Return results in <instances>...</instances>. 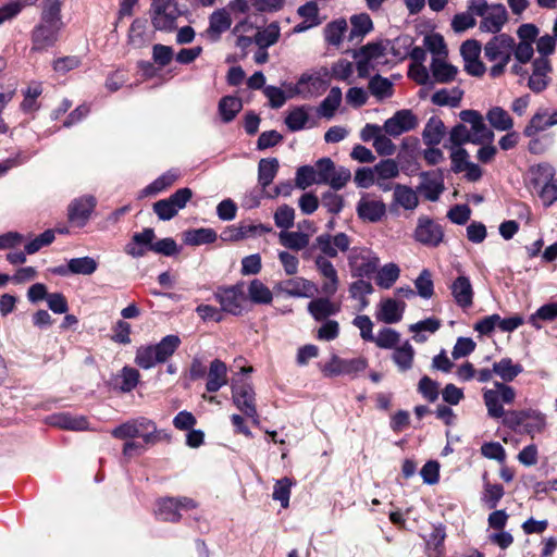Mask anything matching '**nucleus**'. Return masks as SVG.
Instances as JSON below:
<instances>
[{"label":"nucleus","instance_id":"15","mask_svg":"<svg viewBox=\"0 0 557 557\" xmlns=\"http://www.w3.org/2000/svg\"><path fill=\"white\" fill-rule=\"evenodd\" d=\"M532 72L528 77V87L535 94L543 92L550 84L553 66L547 58H535L531 64Z\"/></svg>","mask_w":557,"mask_h":557},{"label":"nucleus","instance_id":"27","mask_svg":"<svg viewBox=\"0 0 557 557\" xmlns=\"http://www.w3.org/2000/svg\"><path fill=\"white\" fill-rule=\"evenodd\" d=\"M506 22L507 12L505 7L503 4H493L486 15L482 18L480 29L482 32L496 34L503 28Z\"/></svg>","mask_w":557,"mask_h":557},{"label":"nucleus","instance_id":"22","mask_svg":"<svg viewBox=\"0 0 557 557\" xmlns=\"http://www.w3.org/2000/svg\"><path fill=\"white\" fill-rule=\"evenodd\" d=\"M228 375L225 362L220 359H214L210 362L207 373L206 389L209 393H215L223 386L227 385Z\"/></svg>","mask_w":557,"mask_h":557},{"label":"nucleus","instance_id":"4","mask_svg":"<svg viewBox=\"0 0 557 557\" xmlns=\"http://www.w3.org/2000/svg\"><path fill=\"white\" fill-rule=\"evenodd\" d=\"M556 171L548 163L533 165L529 170V187L532 188L545 207L557 201Z\"/></svg>","mask_w":557,"mask_h":557},{"label":"nucleus","instance_id":"58","mask_svg":"<svg viewBox=\"0 0 557 557\" xmlns=\"http://www.w3.org/2000/svg\"><path fill=\"white\" fill-rule=\"evenodd\" d=\"M293 482L288 478L277 480L273 490V499L278 500L283 508H287L289 505L290 487Z\"/></svg>","mask_w":557,"mask_h":557},{"label":"nucleus","instance_id":"19","mask_svg":"<svg viewBox=\"0 0 557 557\" xmlns=\"http://www.w3.org/2000/svg\"><path fill=\"white\" fill-rule=\"evenodd\" d=\"M196 506L195 502L190 498H164L158 503L156 510L157 518L162 521L176 522L180 520V509H189Z\"/></svg>","mask_w":557,"mask_h":557},{"label":"nucleus","instance_id":"57","mask_svg":"<svg viewBox=\"0 0 557 557\" xmlns=\"http://www.w3.org/2000/svg\"><path fill=\"white\" fill-rule=\"evenodd\" d=\"M347 30V23L344 20L330 23L325 28V39L330 45L338 46L344 33Z\"/></svg>","mask_w":557,"mask_h":557},{"label":"nucleus","instance_id":"64","mask_svg":"<svg viewBox=\"0 0 557 557\" xmlns=\"http://www.w3.org/2000/svg\"><path fill=\"white\" fill-rule=\"evenodd\" d=\"M418 391L430 403L438 398V383L426 375L420 379Z\"/></svg>","mask_w":557,"mask_h":557},{"label":"nucleus","instance_id":"43","mask_svg":"<svg viewBox=\"0 0 557 557\" xmlns=\"http://www.w3.org/2000/svg\"><path fill=\"white\" fill-rule=\"evenodd\" d=\"M368 88L371 95L377 100L391 98L394 91L393 83L388 78L381 75H374L371 77Z\"/></svg>","mask_w":557,"mask_h":557},{"label":"nucleus","instance_id":"17","mask_svg":"<svg viewBox=\"0 0 557 557\" xmlns=\"http://www.w3.org/2000/svg\"><path fill=\"white\" fill-rule=\"evenodd\" d=\"M317 271L323 278L321 284V292L325 296H334L339 287V277L337 270L333 263L323 256H317L314 259Z\"/></svg>","mask_w":557,"mask_h":557},{"label":"nucleus","instance_id":"44","mask_svg":"<svg viewBox=\"0 0 557 557\" xmlns=\"http://www.w3.org/2000/svg\"><path fill=\"white\" fill-rule=\"evenodd\" d=\"M414 358L413 347L406 342L399 347H396L393 351L392 359L400 371H407L411 369Z\"/></svg>","mask_w":557,"mask_h":557},{"label":"nucleus","instance_id":"5","mask_svg":"<svg viewBox=\"0 0 557 557\" xmlns=\"http://www.w3.org/2000/svg\"><path fill=\"white\" fill-rule=\"evenodd\" d=\"M516 396L517 393L512 386L499 381L494 382L492 388H484L483 400L488 417L500 419L505 414L504 405L513 404Z\"/></svg>","mask_w":557,"mask_h":557},{"label":"nucleus","instance_id":"1","mask_svg":"<svg viewBox=\"0 0 557 557\" xmlns=\"http://www.w3.org/2000/svg\"><path fill=\"white\" fill-rule=\"evenodd\" d=\"M36 1L26 0V3L34 4ZM62 26L61 0H45L40 23L32 34V49L42 51L52 47L58 41Z\"/></svg>","mask_w":557,"mask_h":557},{"label":"nucleus","instance_id":"13","mask_svg":"<svg viewBox=\"0 0 557 557\" xmlns=\"http://www.w3.org/2000/svg\"><path fill=\"white\" fill-rule=\"evenodd\" d=\"M152 24L159 30H171L180 15L175 0H153Z\"/></svg>","mask_w":557,"mask_h":557},{"label":"nucleus","instance_id":"37","mask_svg":"<svg viewBox=\"0 0 557 557\" xmlns=\"http://www.w3.org/2000/svg\"><path fill=\"white\" fill-rule=\"evenodd\" d=\"M394 202L405 210H414L419 205V199L414 190L406 185L397 184L394 187Z\"/></svg>","mask_w":557,"mask_h":557},{"label":"nucleus","instance_id":"18","mask_svg":"<svg viewBox=\"0 0 557 557\" xmlns=\"http://www.w3.org/2000/svg\"><path fill=\"white\" fill-rule=\"evenodd\" d=\"M418 126V119L410 110H399L383 125L386 134L393 137L412 131Z\"/></svg>","mask_w":557,"mask_h":557},{"label":"nucleus","instance_id":"3","mask_svg":"<svg viewBox=\"0 0 557 557\" xmlns=\"http://www.w3.org/2000/svg\"><path fill=\"white\" fill-rule=\"evenodd\" d=\"M181 344L182 341L178 335L170 334L158 344L140 346L136 350L135 363L144 370H149L158 363H165Z\"/></svg>","mask_w":557,"mask_h":557},{"label":"nucleus","instance_id":"63","mask_svg":"<svg viewBox=\"0 0 557 557\" xmlns=\"http://www.w3.org/2000/svg\"><path fill=\"white\" fill-rule=\"evenodd\" d=\"M424 46L433 54V58H443L447 55L446 45L441 35L434 34L424 38Z\"/></svg>","mask_w":557,"mask_h":557},{"label":"nucleus","instance_id":"6","mask_svg":"<svg viewBox=\"0 0 557 557\" xmlns=\"http://www.w3.org/2000/svg\"><path fill=\"white\" fill-rule=\"evenodd\" d=\"M111 435L117 440L140 437L145 444H154L158 440L154 422L144 417L120 424L111 431Z\"/></svg>","mask_w":557,"mask_h":557},{"label":"nucleus","instance_id":"26","mask_svg":"<svg viewBox=\"0 0 557 557\" xmlns=\"http://www.w3.org/2000/svg\"><path fill=\"white\" fill-rule=\"evenodd\" d=\"M156 235L152 228H145L135 233L132 240L125 246V252L134 258L143 257L147 250H151Z\"/></svg>","mask_w":557,"mask_h":557},{"label":"nucleus","instance_id":"46","mask_svg":"<svg viewBox=\"0 0 557 557\" xmlns=\"http://www.w3.org/2000/svg\"><path fill=\"white\" fill-rule=\"evenodd\" d=\"M242 108V100L233 96L223 97L219 102V112L226 123L233 121Z\"/></svg>","mask_w":557,"mask_h":557},{"label":"nucleus","instance_id":"23","mask_svg":"<svg viewBox=\"0 0 557 557\" xmlns=\"http://www.w3.org/2000/svg\"><path fill=\"white\" fill-rule=\"evenodd\" d=\"M232 25L230 13L224 10L214 11L209 17V26L205 32V36L211 41H218L221 35Z\"/></svg>","mask_w":557,"mask_h":557},{"label":"nucleus","instance_id":"45","mask_svg":"<svg viewBox=\"0 0 557 557\" xmlns=\"http://www.w3.org/2000/svg\"><path fill=\"white\" fill-rule=\"evenodd\" d=\"M281 29L277 23H271L255 35V44L261 48H269L277 42Z\"/></svg>","mask_w":557,"mask_h":557},{"label":"nucleus","instance_id":"2","mask_svg":"<svg viewBox=\"0 0 557 557\" xmlns=\"http://www.w3.org/2000/svg\"><path fill=\"white\" fill-rule=\"evenodd\" d=\"M515 38L507 34L493 36L484 46V57L492 63L490 76L497 78L504 75L512 59Z\"/></svg>","mask_w":557,"mask_h":557},{"label":"nucleus","instance_id":"34","mask_svg":"<svg viewBox=\"0 0 557 557\" xmlns=\"http://www.w3.org/2000/svg\"><path fill=\"white\" fill-rule=\"evenodd\" d=\"M139 376V372L135 368L124 367L113 379L114 387L122 393H128L137 386Z\"/></svg>","mask_w":557,"mask_h":557},{"label":"nucleus","instance_id":"8","mask_svg":"<svg viewBox=\"0 0 557 557\" xmlns=\"http://www.w3.org/2000/svg\"><path fill=\"white\" fill-rule=\"evenodd\" d=\"M318 178V185H330L333 190H339L351 178V173L344 166L336 168L330 158H321L313 165Z\"/></svg>","mask_w":557,"mask_h":557},{"label":"nucleus","instance_id":"24","mask_svg":"<svg viewBox=\"0 0 557 557\" xmlns=\"http://www.w3.org/2000/svg\"><path fill=\"white\" fill-rule=\"evenodd\" d=\"M330 297H318L308 304V312L315 321H324L341 311V305L332 301Z\"/></svg>","mask_w":557,"mask_h":557},{"label":"nucleus","instance_id":"61","mask_svg":"<svg viewBox=\"0 0 557 557\" xmlns=\"http://www.w3.org/2000/svg\"><path fill=\"white\" fill-rule=\"evenodd\" d=\"M321 203L329 213L336 215L344 208V198L333 190H327L322 194Z\"/></svg>","mask_w":557,"mask_h":557},{"label":"nucleus","instance_id":"16","mask_svg":"<svg viewBox=\"0 0 557 557\" xmlns=\"http://www.w3.org/2000/svg\"><path fill=\"white\" fill-rule=\"evenodd\" d=\"M367 367L368 362L362 357L342 359L337 356H333L330 362L324 367V373L330 376L354 375L364 371Z\"/></svg>","mask_w":557,"mask_h":557},{"label":"nucleus","instance_id":"39","mask_svg":"<svg viewBox=\"0 0 557 557\" xmlns=\"http://www.w3.org/2000/svg\"><path fill=\"white\" fill-rule=\"evenodd\" d=\"M216 238V233L212 228L200 227L184 233V243L189 246L211 244L214 243Z\"/></svg>","mask_w":557,"mask_h":557},{"label":"nucleus","instance_id":"7","mask_svg":"<svg viewBox=\"0 0 557 557\" xmlns=\"http://www.w3.org/2000/svg\"><path fill=\"white\" fill-rule=\"evenodd\" d=\"M329 86V72L326 69L302 73L297 83L290 87V97L299 96L311 99L323 94Z\"/></svg>","mask_w":557,"mask_h":557},{"label":"nucleus","instance_id":"31","mask_svg":"<svg viewBox=\"0 0 557 557\" xmlns=\"http://www.w3.org/2000/svg\"><path fill=\"white\" fill-rule=\"evenodd\" d=\"M523 371L520 363L513 362L509 357H504L494 362V373L503 383L512 382Z\"/></svg>","mask_w":557,"mask_h":557},{"label":"nucleus","instance_id":"36","mask_svg":"<svg viewBox=\"0 0 557 557\" xmlns=\"http://www.w3.org/2000/svg\"><path fill=\"white\" fill-rule=\"evenodd\" d=\"M342 102V90L338 87L331 88L329 95L323 99L317 109L319 116L327 120L335 115L336 110Z\"/></svg>","mask_w":557,"mask_h":557},{"label":"nucleus","instance_id":"55","mask_svg":"<svg viewBox=\"0 0 557 557\" xmlns=\"http://www.w3.org/2000/svg\"><path fill=\"white\" fill-rule=\"evenodd\" d=\"M414 286L420 297L429 299L434 294V285L431 272L426 269L422 270L419 276L414 280Z\"/></svg>","mask_w":557,"mask_h":557},{"label":"nucleus","instance_id":"33","mask_svg":"<svg viewBox=\"0 0 557 557\" xmlns=\"http://www.w3.org/2000/svg\"><path fill=\"white\" fill-rule=\"evenodd\" d=\"M445 134V126L441 119L432 116L426 122L423 133L422 139L426 146H437Z\"/></svg>","mask_w":557,"mask_h":557},{"label":"nucleus","instance_id":"50","mask_svg":"<svg viewBox=\"0 0 557 557\" xmlns=\"http://www.w3.org/2000/svg\"><path fill=\"white\" fill-rule=\"evenodd\" d=\"M278 238L284 247L294 250L304 249L309 244V236L301 232L282 231Z\"/></svg>","mask_w":557,"mask_h":557},{"label":"nucleus","instance_id":"54","mask_svg":"<svg viewBox=\"0 0 557 557\" xmlns=\"http://www.w3.org/2000/svg\"><path fill=\"white\" fill-rule=\"evenodd\" d=\"M548 123L549 116L547 117L546 113L536 112L524 127L523 134L525 137H534L537 133L552 127Z\"/></svg>","mask_w":557,"mask_h":557},{"label":"nucleus","instance_id":"42","mask_svg":"<svg viewBox=\"0 0 557 557\" xmlns=\"http://www.w3.org/2000/svg\"><path fill=\"white\" fill-rule=\"evenodd\" d=\"M278 161L275 158L261 159L258 165V182L265 188L275 178L278 171Z\"/></svg>","mask_w":557,"mask_h":557},{"label":"nucleus","instance_id":"21","mask_svg":"<svg viewBox=\"0 0 557 557\" xmlns=\"http://www.w3.org/2000/svg\"><path fill=\"white\" fill-rule=\"evenodd\" d=\"M358 216L371 223L379 222L386 213V206L380 199L362 197L357 203Z\"/></svg>","mask_w":557,"mask_h":557},{"label":"nucleus","instance_id":"11","mask_svg":"<svg viewBox=\"0 0 557 557\" xmlns=\"http://www.w3.org/2000/svg\"><path fill=\"white\" fill-rule=\"evenodd\" d=\"M232 399L234 405L246 417L256 419L258 417L256 408V397L252 385L247 381H233Z\"/></svg>","mask_w":557,"mask_h":557},{"label":"nucleus","instance_id":"20","mask_svg":"<svg viewBox=\"0 0 557 557\" xmlns=\"http://www.w3.org/2000/svg\"><path fill=\"white\" fill-rule=\"evenodd\" d=\"M96 206V200L91 196H85L77 199H74L69 206V220L76 226H84L94 208Z\"/></svg>","mask_w":557,"mask_h":557},{"label":"nucleus","instance_id":"53","mask_svg":"<svg viewBox=\"0 0 557 557\" xmlns=\"http://www.w3.org/2000/svg\"><path fill=\"white\" fill-rule=\"evenodd\" d=\"M557 318V302L546 304L540 307L533 314H531L529 322L535 329H541L540 320L553 321Z\"/></svg>","mask_w":557,"mask_h":557},{"label":"nucleus","instance_id":"51","mask_svg":"<svg viewBox=\"0 0 557 557\" xmlns=\"http://www.w3.org/2000/svg\"><path fill=\"white\" fill-rule=\"evenodd\" d=\"M440 327L441 321L438 319L428 318L425 320L411 324L409 330L414 333L413 339L418 343H422L426 338L424 335H421V332L426 331L430 333H435Z\"/></svg>","mask_w":557,"mask_h":557},{"label":"nucleus","instance_id":"56","mask_svg":"<svg viewBox=\"0 0 557 557\" xmlns=\"http://www.w3.org/2000/svg\"><path fill=\"white\" fill-rule=\"evenodd\" d=\"M400 341V334L389 327L382 329L376 336H374V342L377 347L383 349L394 348Z\"/></svg>","mask_w":557,"mask_h":557},{"label":"nucleus","instance_id":"41","mask_svg":"<svg viewBox=\"0 0 557 557\" xmlns=\"http://www.w3.org/2000/svg\"><path fill=\"white\" fill-rule=\"evenodd\" d=\"M400 276V268L389 262L384 264L376 273L375 283L379 287L388 289L391 288Z\"/></svg>","mask_w":557,"mask_h":557},{"label":"nucleus","instance_id":"12","mask_svg":"<svg viewBox=\"0 0 557 557\" xmlns=\"http://www.w3.org/2000/svg\"><path fill=\"white\" fill-rule=\"evenodd\" d=\"M462 122L470 124L471 143L475 145L492 144L494 133L484 123L482 114L475 110H463L459 113Z\"/></svg>","mask_w":557,"mask_h":557},{"label":"nucleus","instance_id":"52","mask_svg":"<svg viewBox=\"0 0 557 557\" xmlns=\"http://www.w3.org/2000/svg\"><path fill=\"white\" fill-rule=\"evenodd\" d=\"M98 268L97 261L91 257L73 258L70 260V270L72 274L90 275Z\"/></svg>","mask_w":557,"mask_h":557},{"label":"nucleus","instance_id":"10","mask_svg":"<svg viewBox=\"0 0 557 557\" xmlns=\"http://www.w3.org/2000/svg\"><path fill=\"white\" fill-rule=\"evenodd\" d=\"M214 298L220 304L222 311L240 315L247 302L245 284L240 282L228 287H220L214 293Z\"/></svg>","mask_w":557,"mask_h":557},{"label":"nucleus","instance_id":"60","mask_svg":"<svg viewBox=\"0 0 557 557\" xmlns=\"http://www.w3.org/2000/svg\"><path fill=\"white\" fill-rule=\"evenodd\" d=\"M296 186L300 189H306L313 184H318L314 166L302 165L296 172Z\"/></svg>","mask_w":557,"mask_h":557},{"label":"nucleus","instance_id":"48","mask_svg":"<svg viewBox=\"0 0 557 557\" xmlns=\"http://www.w3.org/2000/svg\"><path fill=\"white\" fill-rule=\"evenodd\" d=\"M180 177V173L176 170H170L156 178L151 184H149L145 189V195H154L158 194L171 185H173L177 178Z\"/></svg>","mask_w":557,"mask_h":557},{"label":"nucleus","instance_id":"29","mask_svg":"<svg viewBox=\"0 0 557 557\" xmlns=\"http://www.w3.org/2000/svg\"><path fill=\"white\" fill-rule=\"evenodd\" d=\"M430 70L434 82L440 84L453 82L458 73L457 67L447 63L443 58H433Z\"/></svg>","mask_w":557,"mask_h":557},{"label":"nucleus","instance_id":"40","mask_svg":"<svg viewBox=\"0 0 557 557\" xmlns=\"http://www.w3.org/2000/svg\"><path fill=\"white\" fill-rule=\"evenodd\" d=\"M462 96L463 91L458 87L451 89L443 88L434 92L431 100L436 106L456 108L460 104Z\"/></svg>","mask_w":557,"mask_h":557},{"label":"nucleus","instance_id":"25","mask_svg":"<svg viewBox=\"0 0 557 557\" xmlns=\"http://www.w3.org/2000/svg\"><path fill=\"white\" fill-rule=\"evenodd\" d=\"M406 304L393 298L384 299L380 302L376 312V319L386 324H394L403 319Z\"/></svg>","mask_w":557,"mask_h":557},{"label":"nucleus","instance_id":"49","mask_svg":"<svg viewBox=\"0 0 557 557\" xmlns=\"http://www.w3.org/2000/svg\"><path fill=\"white\" fill-rule=\"evenodd\" d=\"M308 121V109L304 106L290 110L285 117V124L292 132L304 129Z\"/></svg>","mask_w":557,"mask_h":557},{"label":"nucleus","instance_id":"14","mask_svg":"<svg viewBox=\"0 0 557 557\" xmlns=\"http://www.w3.org/2000/svg\"><path fill=\"white\" fill-rule=\"evenodd\" d=\"M413 238L424 246L437 247L443 242L444 231L434 220L420 216L417 221Z\"/></svg>","mask_w":557,"mask_h":557},{"label":"nucleus","instance_id":"62","mask_svg":"<svg viewBox=\"0 0 557 557\" xmlns=\"http://www.w3.org/2000/svg\"><path fill=\"white\" fill-rule=\"evenodd\" d=\"M295 210L294 208L283 205L280 206L274 213L275 225L283 230H288L294 225Z\"/></svg>","mask_w":557,"mask_h":557},{"label":"nucleus","instance_id":"38","mask_svg":"<svg viewBox=\"0 0 557 557\" xmlns=\"http://www.w3.org/2000/svg\"><path fill=\"white\" fill-rule=\"evenodd\" d=\"M248 298L257 305H269L273 300V294L270 288L260 280H252L248 286Z\"/></svg>","mask_w":557,"mask_h":557},{"label":"nucleus","instance_id":"9","mask_svg":"<svg viewBox=\"0 0 557 557\" xmlns=\"http://www.w3.org/2000/svg\"><path fill=\"white\" fill-rule=\"evenodd\" d=\"M388 44L370 42L358 51H355L352 57L357 60V72L359 77H368L375 69L376 65L386 62V51Z\"/></svg>","mask_w":557,"mask_h":557},{"label":"nucleus","instance_id":"59","mask_svg":"<svg viewBox=\"0 0 557 557\" xmlns=\"http://www.w3.org/2000/svg\"><path fill=\"white\" fill-rule=\"evenodd\" d=\"M530 409L528 410H510L506 411L505 414L500 417L503 419V424L510 429L523 428L525 421L529 420Z\"/></svg>","mask_w":557,"mask_h":557},{"label":"nucleus","instance_id":"35","mask_svg":"<svg viewBox=\"0 0 557 557\" xmlns=\"http://www.w3.org/2000/svg\"><path fill=\"white\" fill-rule=\"evenodd\" d=\"M491 126L499 132H508L513 127V120L510 114L500 107H494L486 113Z\"/></svg>","mask_w":557,"mask_h":557},{"label":"nucleus","instance_id":"28","mask_svg":"<svg viewBox=\"0 0 557 557\" xmlns=\"http://www.w3.org/2000/svg\"><path fill=\"white\" fill-rule=\"evenodd\" d=\"M282 290L293 297H312L317 292L313 282L304 277L289 278L282 283Z\"/></svg>","mask_w":557,"mask_h":557},{"label":"nucleus","instance_id":"47","mask_svg":"<svg viewBox=\"0 0 557 557\" xmlns=\"http://www.w3.org/2000/svg\"><path fill=\"white\" fill-rule=\"evenodd\" d=\"M350 24V39L363 38V36L371 32L373 28L372 20L366 13L351 16Z\"/></svg>","mask_w":557,"mask_h":557},{"label":"nucleus","instance_id":"32","mask_svg":"<svg viewBox=\"0 0 557 557\" xmlns=\"http://www.w3.org/2000/svg\"><path fill=\"white\" fill-rule=\"evenodd\" d=\"M52 425L70 431H84L88 429V421L84 416H72L67 412L53 414L50 418Z\"/></svg>","mask_w":557,"mask_h":557},{"label":"nucleus","instance_id":"30","mask_svg":"<svg viewBox=\"0 0 557 557\" xmlns=\"http://www.w3.org/2000/svg\"><path fill=\"white\" fill-rule=\"evenodd\" d=\"M451 294L458 306L468 308L472 305L473 290L468 277H457L451 285Z\"/></svg>","mask_w":557,"mask_h":557}]
</instances>
